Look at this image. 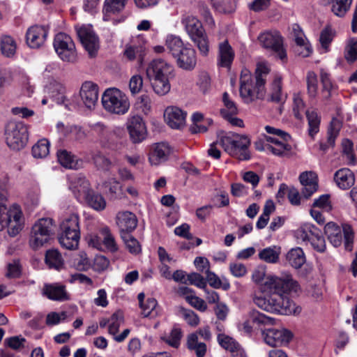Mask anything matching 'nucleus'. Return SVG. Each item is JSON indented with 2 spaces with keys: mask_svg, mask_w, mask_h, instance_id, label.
I'll return each instance as SVG.
<instances>
[{
  "mask_svg": "<svg viewBox=\"0 0 357 357\" xmlns=\"http://www.w3.org/2000/svg\"><path fill=\"white\" fill-rule=\"evenodd\" d=\"M270 69L267 65L259 63L255 70L254 81L249 70H242L240 77V95L245 103L264 98L265 84Z\"/></svg>",
  "mask_w": 357,
  "mask_h": 357,
  "instance_id": "1",
  "label": "nucleus"
},
{
  "mask_svg": "<svg viewBox=\"0 0 357 357\" xmlns=\"http://www.w3.org/2000/svg\"><path fill=\"white\" fill-rule=\"evenodd\" d=\"M218 143L232 157L240 160H248L250 158L248 151L250 141L245 135L230 132L222 136L219 142L211 144L208 149V154L215 159H219L221 155L220 150L216 147Z\"/></svg>",
  "mask_w": 357,
  "mask_h": 357,
  "instance_id": "2",
  "label": "nucleus"
},
{
  "mask_svg": "<svg viewBox=\"0 0 357 357\" xmlns=\"http://www.w3.org/2000/svg\"><path fill=\"white\" fill-rule=\"evenodd\" d=\"M174 66L163 59H153L146 68V75L152 88L159 96L166 95L171 89L170 78L174 75Z\"/></svg>",
  "mask_w": 357,
  "mask_h": 357,
  "instance_id": "3",
  "label": "nucleus"
},
{
  "mask_svg": "<svg viewBox=\"0 0 357 357\" xmlns=\"http://www.w3.org/2000/svg\"><path fill=\"white\" fill-rule=\"evenodd\" d=\"M181 22L199 54L206 56L209 53L210 42L202 23L196 17L188 15H183Z\"/></svg>",
  "mask_w": 357,
  "mask_h": 357,
  "instance_id": "4",
  "label": "nucleus"
},
{
  "mask_svg": "<svg viewBox=\"0 0 357 357\" xmlns=\"http://www.w3.org/2000/svg\"><path fill=\"white\" fill-rule=\"evenodd\" d=\"M254 303L261 309L281 314H290L296 313L295 303L287 296L271 293L268 296H257L254 298Z\"/></svg>",
  "mask_w": 357,
  "mask_h": 357,
  "instance_id": "5",
  "label": "nucleus"
},
{
  "mask_svg": "<svg viewBox=\"0 0 357 357\" xmlns=\"http://www.w3.org/2000/svg\"><path fill=\"white\" fill-rule=\"evenodd\" d=\"M265 290L270 293H277L280 295L289 297L293 293L300 291V285L293 278V276L287 272L282 273L280 275H268L264 284Z\"/></svg>",
  "mask_w": 357,
  "mask_h": 357,
  "instance_id": "6",
  "label": "nucleus"
},
{
  "mask_svg": "<svg viewBox=\"0 0 357 357\" xmlns=\"http://www.w3.org/2000/svg\"><path fill=\"white\" fill-rule=\"evenodd\" d=\"M264 128L270 135H264V138L266 142L272 144L267 147L268 152L280 157L288 155L291 150V146L288 144L291 139L290 135L271 126H266Z\"/></svg>",
  "mask_w": 357,
  "mask_h": 357,
  "instance_id": "7",
  "label": "nucleus"
},
{
  "mask_svg": "<svg viewBox=\"0 0 357 357\" xmlns=\"http://www.w3.org/2000/svg\"><path fill=\"white\" fill-rule=\"evenodd\" d=\"M103 108L109 113L123 115L128 112L130 102L128 96L117 88H108L102 95Z\"/></svg>",
  "mask_w": 357,
  "mask_h": 357,
  "instance_id": "8",
  "label": "nucleus"
},
{
  "mask_svg": "<svg viewBox=\"0 0 357 357\" xmlns=\"http://www.w3.org/2000/svg\"><path fill=\"white\" fill-rule=\"evenodd\" d=\"M7 145L12 149L20 151L27 144L29 135L26 126L20 121H8L5 126Z\"/></svg>",
  "mask_w": 357,
  "mask_h": 357,
  "instance_id": "9",
  "label": "nucleus"
},
{
  "mask_svg": "<svg viewBox=\"0 0 357 357\" xmlns=\"http://www.w3.org/2000/svg\"><path fill=\"white\" fill-rule=\"evenodd\" d=\"M324 232L334 247H338L342 244L344 236L345 249L348 251L352 250L354 232L349 225H345L342 229L336 223L330 222L325 225Z\"/></svg>",
  "mask_w": 357,
  "mask_h": 357,
  "instance_id": "10",
  "label": "nucleus"
},
{
  "mask_svg": "<svg viewBox=\"0 0 357 357\" xmlns=\"http://www.w3.org/2000/svg\"><path fill=\"white\" fill-rule=\"evenodd\" d=\"M53 234L52 220L49 218H40L32 226L29 245L37 250L47 243Z\"/></svg>",
  "mask_w": 357,
  "mask_h": 357,
  "instance_id": "11",
  "label": "nucleus"
},
{
  "mask_svg": "<svg viewBox=\"0 0 357 357\" xmlns=\"http://www.w3.org/2000/svg\"><path fill=\"white\" fill-rule=\"evenodd\" d=\"M295 236L298 241L310 242L314 250L323 253L326 250L324 237L321 231L315 226L310 224H305L295 231Z\"/></svg>",
  "mask_w": 357,
  "mask_h": 357,
  "instance_id": "12",
  "label": "nucleus"
},
{
  "mask_svg": "<svg viewBox=\"0 0 357 357\" xmlns=\"http://www.w3.org/2000/svg\"><path fill=\"white\" fill-rule=\"evenodd\" d=\"M55 52L59 57L66 62H75L77 59L75 45L72 38L66 33H57L53 43Z\"/></svg>",
  "mask_w": 357,
  "mask_h": 357,
  "instance_id": "13",
  "label": "nucleus"
},
{
  "mask_svg": "<svg viewBox=\"0 0 357 357\" xmlns=\"http://www.w3.org/2000/svg\"><path fill=\"white\" fill-rule=\"evenodd\" d=\"M258 40L261 45L274 53L284 61L287 58V53L283 47L282 38L278 31H266L261 33Z\"/></svg>",
  "mask_w": 357,
  "mask_h": 357,
  "instance_id": "14",
  "label": "nucleus"
},
{
  "mask_svg": "<svg viewBox=\"0 0 357 357\" xmlns=\"http://www.w3.org/2000/svg\"><path fill=\"white\" fill-rule=\"evenodd\" d=\"M79 40L91 58L97 55L99 40L91 26H82L77 29Z\"/></svg>",
  "mask_w": 357,
  "mask_h": 357,
  "instance_id": "15",
  "label": "nucleus"
},
{
  "mask_svg": "<svg viewBox=\"0 0 357 357\" xmlns=\"http://www.w3.org/2000/svg\"><path fill=\"white\" fill-rule=\"evenodd\" d=\"M265 342L271 347H280L289 342L292 333L284 328H268L262 331Z\"/></svg>",
  "mask_w": 357,
  "mask_h": 357,
  "instance_id": "16",
  "label": "nucleus"
},
{
  "mask_svg": "<svg viewBox=\"0 0 357 357\" xmlns=\"http://www.w3.org/2000/svg\"><path fill=\"white\" fill-rule=\"evenodd\" d=\"M274 319L256 310L250 311L243 323L241 325V329L244 333L250 335L252 332L254 326L273 325Z\"/></svg>",
  "mask_w": 357,
  "mask_h": 357,
  "instance_id": "17",
  "label": "nucleus"
},
{
  "mask_svg": "<svg viewBox=\"0 0 357 357\" xmlns=\"http://www.w3.org/2000/svg\"><path fill=\"white\" fill-rule=\"evenodd\" d=\"M127 129L131 141L140 143L147 136V130L142 118L138 115L133 116L128 119Z\"/></svg>",
  "mask_w": 357,
  "mask_h": 357,
  "instance_id": "18",
  "label": "nucleus"
},
{
  "mask_svg": "<svg viewBox=\"0 0 357 357\" xmlns=\"http://www.w3.org/2000/svg\"><path fill=\"white\" fill-rule=\"evenodd\" d=\"M136 215L130 211H121L116 214V224L119 228L120 236L131 234L137 226Z\"/></svg>",
  "mask_w": 357,
  "mask_h": 357,
  "instance_id": "19",
  "label": "nucleus"
},
{
  "mask_svg": "<svg viewBox=\"0 0 357 357\" xmlns=\"http://www.w3.org/2000/svg\"><path fill=\"white\" fill-rule=\"evenodd\" d=\"M186 112L178 107H167L164 112V118L167 125L172 129L180 130L185 126Z\"/></svg>",
  "mask_w": 357,
  "mask_h": 357,
  "instance_id": "20",
  "label": "nucleus"
},
{
  "mask_svg": "<svg viewBox=\"0 0 357 357\" xmlns=\"http://www.w3.org/2000/svg\"><path fill=\"white\" fill-rule=\"evenodd\" d=\"M81 99L88 109H93L98 100V86L91 81L84 82L80 89Z\"/></svg>",
  "mask_w": 357,
  "mask_h": 357,
  "instance_id": "21",
  "label": "nucleus"
},
{
  "mask_svg": "<svg viewBox=\"0 0 357 357\" xmlns=\"http://www.w3.org/2000/svg\"><path fill=\"white\" fill-rule=\"evenodd\" d=\"M47 34L48 31L45 26H32L26 33V43L31 48H39L44 44Z\"/></svg>",
  "mask_w": 357,
  "mask_h": 357,
  "instance_id": "22",
  "label": "nucleus"
},
{
  "mask_svg": "<svg viewBox=\"0 0 357 357\" xmlns=\"http://www.w3.org/2000/svg\"><path fill=\"white\" fill-rule=\"evenodd\" d=\"M69 180V188L73 192L76 199L79 202H82L91 191L89 182L84 176H72Z\"/></svg>",
  "mask_w": 357,
  "mask_h": 357,
  "instance_id": "23",
  "label": "nucleus"
},
{
  "mask_svg": "<svg viewBox=\"0 0 357 357\" xmlns=\"http://www.w3.org/2000/svg\"><path fill=\"white\" fill-rule=\"evenodd\" d=\"M93 132L96 135L98 142L104 148H111L114 144V131L100 122L91 126Z\"/></svg>",
  "mask_w": 357,
  "mask_h": 357,
  "instance_id": "24",
  "label": "nucleus"
},
{
  "mask_svg": "<svg viewBox=\"0 0 357 357\" xmlns=\"http://www.w3.org/2000/svg\"><path fill=\"white\" fill-rule=\"evenodd\" d=\"M176 59L177 66L185 70H192L197 64V56L195 50L189 47H185L178 54V56L174 57Z\"/></svg>",
  "mask_w": 357,
  "mask_h": 357,
  "instance_id": "25",
  "label": "nucleus"
},
{
  "mask_svg": "<svg viewBox=\"0 0 357 357\" xmlns=\"http://www.w3.org/2000/svg\"><path fill=\"white\" fill-rule=\"evenodd\" d=\"M171 153V149L166 143H157L152 146L149 155V160L151 165H158L167 160Z\"/></svg>",
  "mask_w": 357,
  "mask_h": 357,
  "instance_id": "26",
  "label": "nucleus"
},
{
  "mask_svg": "<svg viewBox=\"0 0 357 357\" xmlns=\"http://www.w3.org/2000/svg\"><path fill=\"white\" fill-rule=\"evenodd\" d=\"M217 339L222 348L231 352V357H246L243 348L232 337L225 333H218Z\"/></svg>",
  "mask_w": 357,
  "mask_h": 357,
  "instance_id": "27",
  "label": "nucleus"
},
{
  "mask_svg": "<svg viewBox=\"0 0 357 357\" xmlns=\"http://www.w3.org/2000/svg\"><path fill=\"white\" fill-rule=\"evenodd\" d=\"M300 182L303 186L302 195L305 197H310L315 192L318 188L317 176L313 172H305L300 174Z\"/></svg>",
  "mask_w": 357,
  "mask_h": 357,
  "instance_id": "28",
  "label": "nucleus"
},
{
  "mask_svg": "<svg viewBox=\"0 0 357 357\" xmlns=\"http://www.w3.org/2000/svg\"><path fill=\"white\" fill-rule=\"evenodd\" d=\"M234 58V52L227 40L218 45V65L222 68H230Z\"/></svg>",
  "mask_w": 357,
  "mask_h": 357,
  "instance_id": "29",
  "label": "nucleus"
},
{
  "mask_svg": "<svg viewBox=\"0 0 357 357\" xmlns=\"http://www.w3.org/2000/svg\"><path fill=\"white\" fill-rule=\"evenodd\" d=\"M43 291L44 295L50 300L65 301L68 299L65 286L58 283L45 284Z\"/></svg>",
  "mask_w": 357,
  "mask_h": 357,
  "instance_id": "30",
  "label": "nucleus"
},
{
  "mask_svg": "<svg viewBox=\"0 0 357 357\" xmlns=\"http://www.w3.org/2000/svg\"><path fill=\"white\" fill-rule=\"evenodd\" d=\"M334 180L340 188L346 190L354 184L355 176L349 169L342 168L335 172Z\"/></svg>",
  "mask_w": 357,
  "mask_h": 357,
  "instance_id": "31",
  "label": "nucleus"
},
{
  "mask_svg": "<svg viewBox=\"0 0 357 357\" xmlns=\"http://www.w3.org/2000/svg\"><path fill=\"white\" fill-rule=\"evenodd\" d=\"M22 211L18 208H13L10 211L9 220L6 227H8V232L10 236H15L22 229Z\"/></svg>",
  "mask_w": 357,
  "mask_h": 357,
  "instance_id": "32",
  "label": "nucleus"
},
{
  "mask_svg": "<svg viewBox=\"0 0 357 357\" xmlns=\"http://www.w3.org/2000/svg\"><path fill=\"white\" fill-rule=\"evenodd\" d=\"M57 158L59 163L66 168L77 169L82 165V160L77 159L75 155L66 150L58 151Z\"/></svg>",
  "mask_w": 357,
  "mask_h": 357,
  "instance_id": "33",
  "label": "nucleus"
},
{
  "mask_svg": "<svg viewBox=\"0 0 357 357\" xmlns=\"http://www.w3.org/2000/svg\"><path fill=\"white\" fill-rule=\"evenodd\" d=\"M341 128L340 122L335 119H333L331 123L330 128L328 130V137L326 142H321V149L325 151L335 144V139L339 135Z\"/></svg>",
  "mask_w": 357,
  "mask_h": 357,
  "instance_id": "34",
  "label": "nucleus"
},
{
  "mask_svg": "<svg viewBox=\"0 0 357 357\" xmlns=\"http://www.w3.org/2000/svg\"><path fill=\"white\" fill-rule=\"evenodd\" d=\"M281 248L278 246H270L259 252V259L268 264H276L279 261Z\"/></svg>",
  "mask_w": 357,
  "mask_h": 357,
  "instance_id": "35",
  "label": "nucleus"
},
{
  "mask_svg": "<svg viewBox=\"0 0 357 357\" xmlns=\"http://www.w3.org/2000/svg\"><path fill=\"white\" fill-rule=\"evenodd\" d=\"M187 347L190 350L195 351L197 357H204L206 353V345L199 341L197 333L188 335Z\"/></svg>",
  "mask_w": 357,
  "mask_h": 357,
  "instance_id": "36",
  "label": "nucleus"
},
{
  "mask_svg": "<svg viewBox=\"0 0 357 357\" xmlns=\"http://www.w3.org/2000/svg\"><path fill=\"white\" fill-rule=\"evenodd\" d=\"M287 261L295 268H301L305 261V257L303 250L300 248H292L286 256Z\"/></svg>",
  "mask_w": 357,
  "mask_h": 357,
  "instance_id": "37",
  "label": "nucleus"
},
{
  "mask_svg": "<svg viewBox=\"0 0 357 357\" xmlns=\"http://www.w3.org/2000/svg\"><path fill=\"white\" fill-rule=\"evenodd\" d=\"M80 233H63L59 237L61 245L68 250H75L78 247Z\"/></svg>",
  "mask_w": 357,
  "mask_h": 357,
  "instance_id": "38",
  "label": "nucleus"
},
{
  "mask_svg": "<svg viewBox=\"0 0 357 357\" xmlns=\"http://www.w3.org/2000/svg\"><path fill=\"white\" fill-rule=\"evenodd\" d=\"M165 45L173 57L178 56V54L186 46L180 37L174 35L167 36Z\"/></svg>",
  "mask_w": 357,
  "mask_h": 357,
  "instance_id": "39",
  "label": "nucleus"
},
{
  "mask_svg": "<svg viewBox=\"0 0 357 357\" xmlns=\"http://www.w3.org/2000/svg\"><path fill=\"white\" fill-rule=\"evenodd\" d=\"M306 117L308 123V135L313 138L319 131L320 116L314 110L307 109L305 111Z\"/></svg>",
  "mask_w": 357,
  "mask_h": 357,
  "instance_id": "40",
  "label": "nucleus"
},
{
  "mask_svg": "<svg viewBox=\"0 0 357 357\" xmlns=\"http://www.w3.org/2000/svg\"><path fill=\"white\" fill-rule=\"evenodd\" d=\"M63 233H79V218L73 213L64 218L61 224Z\"/></svg>",
  "mask_w": 357,
  "mask_h": 357,
  "instance_id": "41",
  "label": "nucleus"
},
{
  "mask_svg": "<svg viewBox=\"0 0 357 357\" xmlns=\"http://www.w3.org/2000/svg\"><path fill=\"white\" fill-rule=\"evenodd\" d=\"M286 99V95L282 92V78L276 75L271 86V100L275 102H282Z\"/></svg>",
  "mask_w": 357,
  "mask_h": 357,
  "instance_id": "42",
  "label": "nucleus"
},
{
  "mask_svg": "<svg viewBox=\"0 0 357 357\" xmlns=\"http://www.w3.org/2000/svg\"><path fill=\"white\" fill-rule=\"evenodd\" d=\"M0 47L3 56L12 57L16 52L17 44L13 38L8 35H4L1 38Z\"/></svg>",
  "mask_w": 357,
  "mask_h": 357,
  "instance_id": "43",
  "label": "nucleus"
},
{
  "mask_svg": "<svg viewBox=\"0 0 357 357\" xmlns=\"http://www.w3.org/2000/svg\"><path fill=\"white\" fill-rule=\"evenodd\" d=\"M45 262L51 268L60 270L63 266V259L57 250H50L46 252Z\"/></svg>",
  "mask_w": 357,
  "mask_h": 357,
  "instance_id": "44",
  "label": "nucleus"
},
{
  "mask_svg": "<svg viewBox=\"0 0 357 357\" xmlns=\"http://www.w3.org/2000/svg\"><path fill=\"white\" fill-rule=\"evenodd\" d=\"M83 201H85L89 206L96 211H102L106 206L105 198L100 194L96 193L92 190Z\"/></svg>",
  "mask_w": 357,
  "mask_h": 357,
  "instance_id": "45",
  "label": "nucleus"
},
{
  "mask_svg": "<svg viewBox=\"0 0 357 357\" xmlns=\"http://www.w3.org/2000/svg\"><path fill=\"white\" fill-rule=\"evenodd\" d=\"M50 142L44 138L38 140L32 147V155L36 158H44L50 153Z\"/></svg>",
  "mask_w": 357,
  "mask_h": 357,
  "instance_id": "46",
  "label": "nucleus"
},
{
  "mask_svg": "<svg viewBox=\"0 0 357 357\" xmlns=\"http://www.w3.org/2000/svg\"><path fill=\"white\" fill-rule=\"evenodd\" d=\"M274 210L275 205L273 201H266L263 209V213L259 217L256 223V227L258 229H264L267 225L270 218V215L274 211Z\"/></svg>",
  "mask_w": 357,
  "mask_h": 357,
  "instance_id": "47",
  "label": "nucleus"
},
{
  "mask_svg": "<svg viewBox=\"0 0 357 357\" xmlns=\"http://www.w3.org/2000/svg\"><path fill=\"white\" fill-rule=\"evenodd\" d=\"M353 0H331V10L338 17H343L349 10Z\"/></svg>",
  "mask_w": 357,
  "mask_h": 357,
  "instance_id": "48",
  "label": "nucleus"
},
{
  "mask_svg": "<svg viewBox=\"0 0 357 357\" xmlns=\"http://www.w3.org/2000/svg\"><path fill=\"white\" fill-rule=\"evenodd\" d=\"M157 306V301L153 298H149L139 307L142 309L144 317L153 318L158 314Z\"/></svg>",
  "mask_w": 357,
  "mask_h": 357,
  "instance_id": "49",
  "label": "nucleus"
},
{
  "mask_svg": "<svg viewBox=\"0 0 357 357\" xmlns=\"http://www.w3.org/2000/svg\"><path fill=\"white\" fill-rule=\"evenodd\" d=\"M100 232L103 236L102 243L106 248L111 252H116L118 250V245L109 228L108 227H102Z\"/></svg>",
  "mask_w": 357,
  "mask_h": 357,
  "instance_id": "50",
  "label": "nucleus"
},
{
  "mask_svg": "<svg viewBox=\"0 0 357 357\" xmlns=\"http://www.w3.org/2000/svg\"><path fill=\"white\" fill-rule=\"evenodd\" d=\"M296 27L294 28V32L295 36V42L299 47H304V50L301 51L299 52L303 57L308 56L312 52L311 47L305 43V38L302 31L300 29V27L298 25H296Z\"/></svg>",
  "mask_w": 357,
  "mask_h": 357,
  "instance_id": "51",
  "label": "nucleus"
},
{
  "mask_svg": "<svg viewBox=\"0 0 357 357\" xmlns=\"http://www.w3.org/2000/svg\"><path fill=\"white\" fill-rule=\"evenodd\" d=\"M6 202V197L0 192V231L6 228L9 220L10 211H13V209L8 210Z\"/></svg>",
  "mask_w": 357,
  "mask_h": 357,
  "instance_id": "52",
  "label": "nucleus"
},
{
  "mask_svg": "<svg viewBox=\"0 0 357 357\" xmlns=\"http://www.w3.org/2000/svg\"><path fill=\"white\" fill-rule=\"evenodd\" d=\"M123 322V313L121 311L115 312L109 318L108 332L115 335L119 330L120 326Z\"/></svg>",
  "mask_w": 357,
  "mask_h": 357,
  "instance_id": "53",
  "label": "nucleus"
},
{
  "mask_svg": "<svg viewBox=\"0 0 357 357\" xmlns=\"http://www.w3.org/2000/svg\"><path fill=\"white\" fill-rule=\"evenodd\" d=\"M126 5V0H105L103 12L107 15L121 11Z\"/></svg>",
  "mask_w": 357,
  "mask_h": 357,
  "instance_id": "54",
  "label": "nucleus"
},
{
  "mask_svg": "<svg viewBox=\"0 0 357 357\" xmlns=\"http://www.w3.org/2000/svg\"><path fill=\"white\" fill-rule=\"evenodd\" d=\"M121 238L131 254L138 255L141 252V245L131 234L121 236Z\"/></svg>",
  "mask_w": 357,
  "mask_h": 357,
  "instance_id": "55",
  "label": "nucleus"
},
{
  "mask_svg": "<svg viewBox=\"0 0 357 357\" xmlns=\"http://www.w3.org/2000/svg\"><path fill=\"white\" fill-rule=\"evenodd\" d=\"M224 107L220 109L222 116H228L229 114H237L238 109L236 103L229 98V96L225 92L222 96Z\"/></svg>",
  "mask_w": 357,
  "mask_h": 357,
  "instance_id": "56",
  "label": "nucleus"
},
{
  "mask_svg": "<svg viewBox=\"0 0 357 357\" xmlns=\"http://www.w3.org/2000/svg\"><path fill=\"white\" fill-rule=\"evenodd\" d=\"M344 58L349 63L357 60V39L351 38L349 40L344 50Z\"/></svg>",
  "mask_w": 357,
  "mask_h": 357,
  "instance_id": "57",
  "label": "nucleus"
},
{
  "mask_svg": "<svg viewBox=\"0 0 357 357\" xmlns=\"http://www.w3.org/2000/svg\"><path fill=\"white\" fill-rule=\"evenodd\" d=\"M307 93L310 98H315L317 94L318 80L317 75L309 71L306 76Z\"/></svg>",
  "mask_w": 357,
  "mask_h": 357,
  "instance_id": "58",
  "label": "nucleus"
},
{
  "mask_svg": "<svg viewBox=\"0 0 357 357\" xmlns=\"http://www.w3.org/2000/svg\"><path fill=\"white\" fill-rule=\"evenodd\" d=\"M182 332L179 328L174 327L169 335L162 337L163 340L172 347L178 348L180 345Z\"/></svg>",
  "mask_w": 357,
  "mask_h": 357,
  "instance_id": "59",
  "label": "nucleus"
},
{
  "mask_svg": "<svg viewBox=\"0 0 357 357\" xmlns=\"http://www.w3.org/2000/svg\"><path fill=\"white\" fill-rule=\"evenodd\" d=\"M93 161L96 167L102 171H109L112 167L110 160L100 153H97L93 156Z\"/></svg>",
  "mask_w": 357,
  "mask_h": 357,
  "instance_id": "60",
  "label": "nucleus"
},
{
  "mask_svg": "<svg viewBox=\"0 0 357 357\" xmlns=\"http://www.w3.org/2000/svg\"><path fill=\"white\" fill-rule=\"evenodd\" d=\"M333 32L331 27H325L320 33L319 42L321 46L325 51H328V47L333 39Z\"/></svg>",
  "mask_w": 357,
  "mask_h": 357,
  "instance_id": "61",
  "label": "nucleus"
},
{
  "mask_svg": "<svg viewBox=\"0 0 357 357\" xmlns=\"http://www.w3.org/2000/svg\"><path fill=\"white\" fill-rule=\"evenodd\" d=\"M293 100V112L294 116L297 119H301L303 118V113L305 111V103L300 94H294Z\"/></svg>",
  "mask_w": 357,
  "mask_h": 357,
  "instance_id": "62",
  "label": "nucleus"
},
{
  "mask_svg": "<svg viewBox=\"0 0 357 357\" xmlns=\"http://www.w3.org/2000/svg\"><path fill=\"white\" fill-rule=\"evenodd\" d=\"M105 188L108 189L109 193L112 198H116L121 194V185L114 178L109 179L104 183Z\"/></svg>",
  "mask_w": 357,
  "mask_h": 357,
  "instance_id": "63",
  "label": "nucleus"
},
{
  "mask_svg": "<svg viewBox=\"0 0 357 357\" xmlns=\"http://www.w3.org/2000/svg\"><path fill=\"white\" fill-rule=\"evenodd\" d=\"M26 342V339L21 335L13 336L6 338L4 341L6 345L9 347L13 350H18L24 347V343Z\"/></svg>",
  "mask_w": 357,
  "mask_h": 357,
  "instance_id": "64",
  "label": "nucleus"
}]
</instances>
